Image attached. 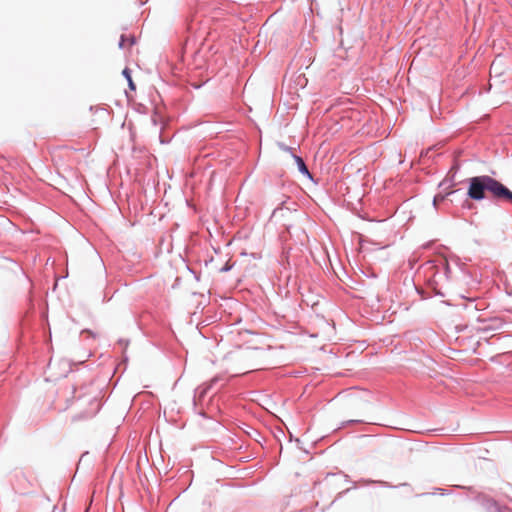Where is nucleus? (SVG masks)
Listing matches in <instances>:
<instances>
[{"instance_id": "f257e3e1", "label": "nucleus", "mask_w": 512, "mask_h": 512, "mask_svg": "<svg viewBox=\"0 0 512 512\" xmlns=\"http://www.w3.org/2000/svg\"><path fill=\"white\" fill-rule=\"evenodd\" d=\"M468 184L467 195L472 200L481 201L491 198L497 201L512 203V192L491 176L471 177L468 179Z\"/></svg>"}, {"instance_id": "f03ea898", "label": "nucleus", "mask_w": 512, "mask_h": 512, "mask_svg": "<svg viewBox=\"0 0 512 512\" xmlns=\"http://www.w3.org/2000/svg\"><path fill=\"white\" fill-rule=\"evenodd\" d=\"M101 408V401L98 397H93L89 401V409L82 415V418H90L95 416Z\"/></svg>"}, {"instance_id": "7ed1b4c3", "label": "nucleus", "mask_w": 512, "mask_h": 512, "mask_svg": "<svg viewBox=\"0 0 512 512\" xmlns=\"http://www.w3.org/2000/svg\"><path fill=\"white\" fill-rule=\"evenodd\" d=\"M218 380L217 377L213 378L209 384H203L196 388L195 394H194V400L201 401L205 395L207 394L208 390L213 386L214 383H216Z\"/></svg>"}, {"instance_id": "20e7f679", "label": "nucleus", "mask_w": 512, "mask_h": 512, "mask_svg": "<svg viewBox=\"0 0 512 512\" xmlns=\"http://www.w3.org/2000/svg\"><path fill=\"white\" fill-rule=\"evenodd\" d=\"M295 162L297 164L298 170L303 174L311 178V174L304 162V160L299 156H294Z\"/></svg>"}, {"instance_id": "39448f33", "label": "nucleus", "mask_w": 512, "mask_h": 512, "mask_svg": "<svg viewBox=\"0 0 512 512\" xmlns=\"http://www.w3.org/2000/svg\"><path fill=\"white\" fill-rule=\"evenodd\" d=\"M122 74L127 79L128 85H129L130 89L135 90V85H134L133 80L131 78L130 70L128 68H125L123 70Z\"/></svg>"}, {"instance_id": "423d86ee", "label": "nucleus", "mask_w": 512, "mask_h": 512, "mask_svg": "<svg viewBox=\"0 0 512 512\" xmlns=\"http://www.w3.org/2000/svg\"><path fill=\"white\" fill-rule=\"evenodd\" d=\"M126 41H129V44H130V45H133V44H134V38H127L125 35H121V37H120V41H119V47H120V48L125 47V43H126Z\"/></svg>"}, {"instance_id": "0eeeda50", "label": "nucleus", "mask_w": 512, "mask_h": 512, "mask_svg": "<svg viewBox=\"0 0 512 512\" xmlns=\"http://www.w3.org/2000/svg\"><path fill=\"white\" fill-rule=\"evenodd\" d=\"M442 200H444V196H443V195H440V194H439V195H436V196L434 197V200H433V204H434V206L436 207V206H437V203H438L439 201H442Z\"/></svg>"}, {"instance_id": "6e6552de", "label": "nucleus", "mask_w": 512, "mask_h": 512, "mask_svg": "<svg viewBox=\"0 0 512 512\" xmlns=\"http://www.w3.org/2000/svg\"><path fill=\"white\" fill-rule=\"evenodd\" d=\"M228 270H230V267H229V266H227V265H226V266H224V267H222V268L220 269V271H221V272H226V271H228Z\"/></svg>"}, {"instance_id": "1a4fd4ad", "label": "nucleus", "mask_w": 512, "mask_h": 512, "mask_svg": "<svg viewBox=\"0 0 512 512\" xmlns=\"http://www.w3.org/2000/svg\"><path fill=\"white\" fill-rule=\"evenodd\" d=\"M445 273H446L447 276L450 274V268H449L448 265H446Z\"/></svg>"}]
</instances>
